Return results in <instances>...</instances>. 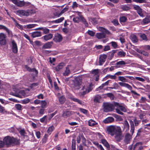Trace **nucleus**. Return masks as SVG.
Returning <instances> with one entry per match:
<instances>
[{"label": "nucleus", "mask_w": 150, "mask_h": 150, "mask_svg": "<svg viewBox=\"0 0 150 150\" xmlns=\"http://www.w3.org/2000/svg\"><path fill=\"white\" fill-rule=\"evenodd\" d=\"M81 137L82 139V142L83 145L86 146V139L83 134H81Z\"/></svg>", "instance_id": "obj_47"}, {"label": "nucleus", "mask_w": 150, "mask_h": 150, "mask_svg": "<svg viewBox=\"0 0 150 150\" xmlns=\"http://www.w3.org/2000/svg\"><path fill=\"white\" fill-rule=\"evenodd\" d=\"M0 29H3L6 30L9 35L11 34L12 33L11 31L10 30L7 28L3 25H0Z\"/></svg>", "instance_id": "obj_29"}, {"label": "nucleus", "mask_w": 150, "mask_h": 150, "mask_svg": "<svg viewBox=\"0 0 150 150\" xmlns=\"http://www.w3.org/2000/svg\"><path fill=\"white\" fill-rule=\"evenodd\" d=\"M52 44L53 42H48L43 45L42 48L44 49L50 48L51 47Z\"/></svg>", "instance_id": "obj_23"}, {"label": "nucleus", "mask_w": 150, "mask_h": 150, "mask_svg": "<svg viewBox=\"0 0 150 150\" xmlns=\"http://www.w3.org/2000/svg\"><path fill=\"white\" fill-rule=\"evenodd\" d=\"M14 21L15 22V25L18 28L21 30H23V29L22 25H21L17 22V21L14 19H13Z\"/></svg>", "instance_id": "obj_37"}, {"label": "nucleus", "mask_w": 150, "mask_h": 150, "mask_svg": "<svg viewBox=\"0 0 150 150\" xmlns=\"http://www.w3.org/2000/svg\"><path fill=\"white\" fill-rule=\"evenodd\" d=\"M75 69L74 67L71 65H68L66 67L65 70L63 73L64 76H68Z\"/></svg>", "instance_id": "obj_6"}, {"label": "nucleus", "mask_w": 150, "mask_h": 150, "mask_svg": "<svg viewBox=\"0 0 150 150\" xmlns=\"http://www.w3.org/2000/svg\"><path fill=\"white\" fill-rule=\"evenodd\" d=\"M140 37L143 40L147 41V38L146 35L144 34H141L140 35Z\"/></svg>", "instance_id": "obj_59"}, {"label": "nucleus", "mask_w": 150, "mask_h": 150, "mask_svg": "<svg viewBox=\"0 0 150 150\" xmlns=\"http://www.w3.org/2000/svg\"><path fill=\"white\" fill-rule=\"evenodd\" d=\"M124 123V126L125 128L127 129V130H129V126L128 121L127 120L125 121Z\"/></svg>", "instance_id": "obj_49"}, {"label": "nucleus", "mask_w": 150, "mask_h": 150, "mask_svg": "<svg viewBox=\"0 0 150 150\" xmlns=\"http://www.w3.org/2000/svg\"><path fill=\"white\" fill-rule=\"evenodd\" d=\"M25 68L27 70L29 71L34 72L35 74H37L38 73L37 71L35 69H30L28 67L27 65L25 66Z\"/></svg>", "instance_id": "obj_48"}, {"label": "nucleus", "mask_w": 150, "mask_h": 150, "mask_svg": "<svg viewBox=\"0 0 150 150\" xmlns=\"http://www.w3.org/2000/svg\"><path fill=\"white\" fill-rule=\"evenodd\" d=\"M119 84L120 86L125 87L130 90H132V86L128 83L124 82H119Z\"/></svg>", "instance_id": "obj_19"}, {"label": "nucleus", "mask_w": 150, "mask_h": 150, "mask_svg": "<svg viewBox=\"0 0 150 150\" xmlns=\"http://www.w3.org/2000/svg\"><path fill=\"white\" fill-rule=\"evenodd\" d=\"M5 144L7 146L18 145L20 144V141L17 138L8 136L5 137L4 139Z\"/></svg>", "instance_id": "obj_1"}, {"label": "nucleus", "mask_w": 150, "mask_h": 150, "mask_svg": "<svg viewBox=\"0 0 150 150\" xmlns=\"http://www.w3.org/2000/svg\"><path fill=\"white\" fill-rule=\"evenodd\" d=\"M143 22L144 24H146L150 22V17H147L144 19Z\"/></svg>", "instance_id": "obj_42"}, {"label": "nucleus", "mask_w": 150, "mask_h": 150, "mask_svg": "<svg viewBox=\"0 0 150 150\" xmlns=\"http://www.w3.org/2000/svg\"><path fill=\"white\" fill-rule=\"evenodd\" d=\"M79 110L81 112L84 114H87L88 112L87 110L82 108H79Z\"/></svg>", "instance_id": "obj_60"}, {"label": "nucleus", "mask_w": 150, "mask_h": 150, "mask_svg": "<svg viewBox=\"0 0 150 150\" xmlns=\"http://www.w3.org/2000/svg\"><path fill=\"white\" fill-rule=\"evenodd\" d=\"M21 135L24 136L25 134H26L25 131L24 129H21L19 132Z\"/></svg>", "instance_id": "obj_64"}, {"label": "nucleus", "mask_w": 150, "mask_h": 150, "mask_svg": "<svg viewBox=\"0 0 150 150\" xmlns=\"http://www.w3.org/2000/svg\"><path fill=\"white\" fill-rule=\"evenodd\" d=\"M119 87L118 84L116 82H114L113 83L112 87H107L106 88V90H108L109 89H117Z\"/></svg>", "instance_id": "obj_21"}, {"label": "nucleus", "mask_w": 150, "mask_h": 150, "mask_svg": "<svg viewBox=\"0 0 150 150\" xmlns=\"http://www.w3.org/2000/svg\"><path fill=\"white\" fill-rule=\"evenodd\" d=\"M59 100L60 103L63 104L65 101L66 98L64 96H61L59 97Z\"/></svg>", "instance_id": "obj_32"}, {"label": "nucleus", "mask_w": 150, "mask_h": 150, "mask_svg": "<svg viewBox=\"0 0 150 150\" xmlns=\"http://www.w3.org/2000/svg\"><path fill=\"white\" fill-rule=\"evenodd\" d=\"M115 135V138L117 142H120L122 139L123 136L121 129L117 132Z\"/></svg>", "instance_id": "obj_10"}, {"label": "nucleus", "mask_w": 150, "mask_h": 150, "mask_svg": "<svg viewBox=\"0 0 150 150\" xmlns=\"http://www.w3.org/2000/svg\"><path fill=\"white\" fill-rule=\"evenodd\" d=\"M107 58V55L105 54L101 55L99 57V65H102L105 62Z\"/></svg>", "instance_id": "obj_16"}, {"label": "nucleus", "mask_w": 150, "mask_h": 150, "mask_svg": "<svg viewBox=\"0 0 150 150\" xmlns=\"http://www.w3.org/2000/svg\"><path fill=\"white\" fill-rule=\"evenodd\" d=\"M133 1L137 3H145L146 2V0H132Z\"/></svg>", "instance_id": "obj_61"}, {"label": "nucleus", "mask_w": 150, "mask_h": 150, "mask_svg": "<svg viewBox=\"0 0 150 150\" xmlns=\"http://www.w3.org/2000/svg\"><path fill=\"white\" fill-rule=\"evenodd\" d=\"M88 125L90 126L93 127L98 124V123L92 119H90L88 121Z\"/></svg>", "instance_id": "obj_28"}, {"label": "nucleus", "mask_w": 150, "mask_h": 150, "mask_svg": "<svg viewBox=\"0 0 150 150\" xmlns=\"http://www.w3.org/2000/svg\"><path fill=\"white\" fill-rule=\"evenodd\" d=\"M103 105L104 111L105 112L112 111L115 108V106L114 103L112 104L109 103H104Z\"/></svg>", "instance_id": "obj_5"}, {"label": "nucleus", "mask_w": 150, "mask_h": 150, "mask_svg": "<svg viewBox=\"0 0 150 150\" xmlns=\"http://www.w3.org/2000/svg\"><path fill=\"white\" fill-rule=\"evenodd\" d=\"M45 110V108H42L40 109L39 111V113L41 115H42L44 114V112Z\"/></svg>", "instance_id": "obj_62"}, {"label": "nucleus", "mask_w": 150, "mask_h": 150, "mask_svg": "<svg viewBox=\"0 0 150 150\" xmlns=\"http://www.w3.org/2000/svg\"><path fill=\"white\" fill-rule=\"evenodd\" d=\"M101 142L107 148H110V145L106 139H102L101 140Z\"/></svg>", "instance_id": "obj_33"}, {"label": "nucleus", "mask_w": 150, "mask_h": 150, "mask_svg": "<svg viewBox=\"0 0 150 150\" xmlns=\"http://www.w3.org/2000/svg\"><path fill=\"white\" fill-rule=\"evenodd\" d=\"M73 21L75 22V23H78L81 20V19L79 18V17H75L74 16L73 18Z\"/></svg>", "instance_id": "obj_52"}, {"label": "nucleus", "mask_w": 150, "mask_h": 150, "mask_svg": "<svg viewBox=\"0 0 150 150\" xmlns=\"http://www.w3.org/2000/svg\"><path fill=\"white\" fill-rule=\"evenodd\" d=\"M53 37V35L52 34H49L48 35H45L43 36L44 40L47 41L51 39Z\"/></svg>", "instance_id": "obj_36"}, {"label": "nucleus", "mask_w": 150, "mask_h": 150, "mask_svg": "<svg viewBox=\"0 0 150 150\" xmlns=\"http://www.w3.org/2000/svg\"><path fill=\"white\" fill-rule=\"evenodd\" d=\"M126 64V62L123 61H121L117 62L116 64L117 65L116 67L119 68L121 67V65H124Z\"/></svg>", "instance_id": "obj_35"}, {"label": "nucleus", "mask_w": 150, "mask_h": 150, "mask_svg": "<svg viewBox=\"0 0 150 150\" xmlns=\"http://www.w3.org/2000/svg\"><path fill=\"white\" fill-rule=\"evenodd\" d=\"M41 107L45 108L47 105V103L45 100H42L41 101Z\"/></svg>", "instance_id": "obj_55"}, {"label": "nucleus", "mask_w": 150, "mask_h": 150, "mask_svg": "<svg viewBox=\"0 0 150 150\" xmlns=\"http://www.w3.org/2000/svg\"><path fill=\"white\" fill-rule=\"evenodd\" d=\"M48 135L47 134H45L42 140V144H45L47 140V138Z\"/></svg>", "instance_id": "obj_38"}, {"label": "nucleus", "mask_w": 150, "mask_h": 150, "mask_svg": "<svg viewBox=\"0 0 150 150\" xmlns=\"http://www.w3.org/2000/svg\"><path fill=\"white\" fill-rule=\"evenodd\" d=\"M65 64L63 63L59 64L55 68L56 71H58L60 69H62L65 66Z\"/></svg>", "instance_id": "obj_25"}, {"label": "nucleus", "mask_w": 150, "mask_h": 150, "mask_svg": "<svg viewBox=\"0 0 150 150\" xmlns=\"http://www.w3.org/2000/svg\"><path fill=\"white\" fill-rule=\"evenodd\" d=\"M114 121V119L112 117H109L105 119L103 122L107 124L112 122Z\"/></svg>", "instance_id": "obj_22"}, {"label": "nucleus", "mask_w": 150, "mask_h": 150, "mask_svg": "<svg viewBox=\"0 0 150 150\" xmlns=\"http://www.w3.org/2000/svg\"><path fill=\"white\" fill-rule=\"evenodd\" d=\"M92 86L93 85L92 83L85 85L82 88L83 94H86L89 93L93 89Z\"/></svg>", "instance_id": "obj_7"}, {"label": "nucleus", "mask_w": 150, "mask_h": 150, "mask_svg": "<svg viewBox=\"0 0 150 150\" xmlns=\"http://www.w3.org/2000/svg\"><path fill=\"white\" fill-rule=\"evenodd\" d=\"M142 142H139L136 143L133 146V149L134 150L137 146H138L139 145H142Z\"/></svg>", "instance_id": "obj_58"}, {"label": "nucleus", "mask_w": 150, "mask_h": 150, "mask_svg": "<svg viewBox=\"0 0 150 150\" xmlns=\"http://www.w3.org/2000/svg\"><path fill=\"white\" fill-rule=\"evenodd\" d=\"M113 116L116 118L117 121H121L123 120L122 117L120 115L114 114Z\"/></svg>", "instance_id": "obj_31"}, {"label": "nucleus", "mask_w": 150, "mask_h": 150, "mask_svg": "<svg viewBox=\"0 0 150 150\" xmlns=\"http://www.w3.org/2000/svg\"><path fill=\"white\" fill-rule=\"evenodd\" d=\"M110 44H111L112 46L114 48L116 49L117 48L118 45L116 42L112 41L110 43Z\"/></svg>", "instance_id": "obj_57"}, {"label": "nucleus", "mask_w": 150, "mask_h": 150, "mask_svg": "<svg viewBox=\"0 0 150 150\" xmlns=\"http://www.w3.org/2000/svg\"><path fill=\"white\" fill-rule=\"evenodd\" d=\"M121 9L124 11H127L130 9L129 7L126 5H123L121 6Z\"/></svg>", "instance_id": "obj_51"}, {"label": "nucleus", "mask_w": 150, "mask_h": 150, "mask_svg": "<svg viewBox=\"0 0 150 150\" xmlns=\"http://www.w3.org/2000/svg\"><path fill=\"white\" fill-rule=\"evenodd\" d=\"M114 104L115 106H117L121 111L124 112L126 111L125 108L122 106L120 105L118 103L115 102L114 103Z\"/></svg>", "instance_id": "obj_20"}, {"label": "nucleus", "mask_w": 150, "mask_h": 150, "mask_svg": "<svg viewBox=\"0 0 150 150\" xmlns=\"http://www.w3.org/2000/svg\"><path fill=\"white\" fill-rule=\"evenodd\" d=\"M54 129V126L53 125L51 126L50 127H49L47 130V132L48 134H50L53 131V130Z\"/></svg>", "instance_id": "obj_44"}, {"label": "nucleus", "mask_w": 150, "mask_h": 150, "mask_svg": "<svg viewBox=\"0 0 150 150\" xmlns=\"http://www.w3.org/2000/svg\"><path fill=\"white\" fill-rule=\"evenodd\" d=\"M103 100L101 96L97 94L95 96L93 101L96 103H101L103 102Z\"/></svg>", "instance_id": "obj_17"}, {"label": "nucleus", "mask_w": 150, "mask_h": 150, "mask_svg": "<svg viewBox=\"0 0 150 150\" xmlns=\"http://www.w3.org/2000/svg\"><path fill=\"white\" fill-rule=\"evenodd\" d=\"M19 98H23L25 97H27L29 96V95L27 94H11Z\"/></svg>", "instance_id": "obj_40"}, {"label": "nucleus", "mask_w": 150, "mask_h": 150, "mask_svg": "<svg viewBox=\"0 0 150 150\" xmlns=\"http://www.w3.org/2000/svg\"><path fill=\"white\" fill-rule=\"evenodd\" d=\"M71 114L70 111L68 110H65L63 112L62 116L64 118H67L69 117Z\"/></svg>", "instance_id": "obj_26"}, {"label": "nucleus", "mask_w": 150, "mask_h": 150, "mask_svg": "<svg viewBox=\"0 0 150 150\" xmlns=\"http://www.w3.org/2000/svg\"><path fill=\"white\" fill-rule=\"evenodd\" d=\"M120 129V127L115 126L111 125L107 127V130L108 134L113 136Z\"/></svg>", "instance_id": "obj_3"}, {"label": "nucleus", "mask_w": 150, "mask_h": 150, "mask_svg": "<svg viewBox=\"0 0 150 150\" xmlns=\"http://www.w3.org/2000/svg\"><path fill=\"white\" fill-rule=\"evenodd\" d=\"M117 54L118 55L120 56V57H124L126 53L123 51H122L119 52Z\"/></svg>", "instance_id": "obj_56"}, {"label": "nucleus", "mask_w": 150, "mask_h": 150, "mask_svg": "<svg viewBox=\"0 0 150 150\" xmlns=\"http://www.w3.org/2000/svg\"><path fill=\"white\" fill-rule=\"evenodd\" d=\"M90 21L93 24H96L98 22L96 18H91L90 19Z\"/></svg>", "instance_id": "obj_63"}, {"label": "nucleus", "mask_w": 150, "mask_h": 150, "mask_svg": "<svg viewBox=\"0 0 150 150\" xmlns=\"http://www.w3.org/2000/svg\"><path fill=\"white\" fill-rule=\"evenodd\" d=\"M64 17H61L57 20L53 21L52 22L53 23H59L62 22L64 20Z\"/></svg>", "instance_id": "obj_41"}, {"label": "nucleus", "mask_w": 150, "mask_h": 150, "mask_svg": "<svg viewBox=\"0 0 150 150\" xmlns=\"http://www.w3.org/2000/svg\"><path fill=\"white\" fill-rule=\"evenodd\" d=\"M127 18L125 16H123L120 17V22L124 23L127 20Z\"/></svg>", "instance_id": "obj_54"}, {"label": "nucleus", "mask_w": 150, "mask_h": 150, "mask_svg": "<svg viewBox=\"0 0 150 150\" xmlns=\"http://www.w3.org/2000/svg\"><path fill=\"white\" fill-rule=\"evenodd\" d=\"M130 38L131 40L134 43L138 41V39L136 36L134 34L130 36Z\"/></svg>", "instance_id": "obj_30"}, {"label": "nucleus", "mask_w": 150, "mask_h": 150, "mask_svg": "<svg viewBox=\"0 0 150 150\" xmlns=\"http://www.w3.org/2000/svg\"><path fill=\"white\" fill-rule=\"evenodd\" d=\"M14 91H15L16 93V94H17L18 93L19 94H25V93H28L27 92V91H29V89H26L24 88H22L20 89H16V88H13Z\"/></svg>", "instance_id": "obj_13"}, {"label": "nucleus", "mask_w": 150, "mask_h": 150, "mask_svg": "<svg viewBox=\"0 0 150 150\" xmlns=\"http://www.w3.org/2000/svg\"><path fill=\"white\" fill-rule=\"evenodd\" d=\"M16 13L20 16H28V13L26 11L24 10H18L16 11Z\"/></svg>", "instance_id": "obj_12"}, {"label": "nucleus", "mask_w": 150, "mask_h": 150, "mask_svg": "<svg viewBox=\"0 0 150 150\" xmlns=\"http://www.w3.org/2000/svg\"><path fill=\"white\" fill-rule=\"evenodd\" d=\"M32 35L33 38L40 37L41 35V33L40 31H36L32 33Z\"/></svg>", "instance_id": "obj_27"}, {"label": "nucleus", "mask_w": 150, "mask_h": 150, "mask_svg": "<svg viewBox=\"0 0 150 150\" xmlns=\"http://www.w3.org/2000/svg\"><path fill=\"white\" fill-rule=\"evenodd\" d=\"M62 38L61 35L57 33L55 35L53 40L56 42H59L62 40Z\"/></svg>", "instance_id": "obj_14"}, {"label": "nucleus", "mask_w": 150, "mask_h": 150, "mask_svg": "<svg viewBox=\"0 0 150 150\" xmlns=\"http://www.w3.org/2000/svg\"><path fill=\"white\" fill-rule=\"evenodd\" d=\"M17 5L18 6L22 7L24 6V1L18 0Z\"/></svg>", "instance_id": "obj_53"}, {"label": "nucleus", "mask_w": 150, "mask_h": 150, "mask_svg": "<svg viewBox=\"0 0 150 150\" xmlns=\"http://www.w3.org/2000/svg\"><path fill=\"white\" fill-rule=\"evenodd\" d=\"M109 79H116V76L115 75H111L108 74L103 78V81H104Z\"/></svg>", "instance_id": "obj_24"}, {"label": "nucleus", "mask_w": 150, "mask_h": 150, "mask_svg": "<svg viewBox=\"0 0 150 150\" xmlns=\"http://www.w3.org/2000/svg\"><path fill=\"white\" fill-rule=\"evenodd\" d=\"M69 8L68 6H67L66 7L61 11L60 13L58 15V17L62 15L63 14L64 12L67 11Z\"/></svg>", "instance_id": "obj_34"}, {"label": "nucleus", "mask_w": 150, "mask_h": 150, "mask_svg": "<svg viewBox=\"0 0 150 150\" xmlns=\"http://www.w3.org/2000/svg\"><path fill=\"white\" fill-rule=\"evenodd\" d=\"M82 82V78L78 77L76 78L74 81V85L75 88L76 89L79 88V86L81 85Z\"/></svg>", "instance_id": "obj_8"}, {"label": "nucleus", "mask_w": 150, "mask_h": 150, "mask_svg": "<svg viewBox=\"0 0 150 150\" xmlns=\"http://www.w3.org/2000/svg\"><path fill=\"white\" fill-rule=\"evenodd\" d=\"M11 43L13 52L15 53H17L18 52V47L16 43L14 40L12 41Z\"/></svg>", "instance_id": "obj_18"}, {"label": "nucleus", "mask_w": 150, "mask_h": 150, "mask_svg": "<svg viewBox=\"0 0 150 150\" xmlns=\"http://www.w3.org/2000/svg\"><path fill=\"white\" fill-rule=\"evenodd\" d=\"M6 35L3 33H0V44L1 45H5L6 43Z\"/></svg>", "instance_id": "obj_9"}, {"label": "nucleus", "mask_w": 150, "mask_h": 150, "mask_svg": "<svg viewBox=\"0 0 150 150\" xmlns=\"http://www.w3.org/2000/svg\"><path fill=\"white\" fill-rule=\"evenodd\" d=\"M112 83V81L110 80H108L104 83H103L98 88L97 91H99L103 88L105 86H110V84Z\"/></svg>", "instance_id": "obj_15"}, {"label": "nucleus", "mask_w": 150, "mask_h": 150, "mask_svg": "<svg viewBox=\"0 0 150 150\" xmlns=\"http://www.w3.org/2000/svg\"><path fill=\"white\" fill-rule=\"evenodd\" d=\"M128 120L129 121L131 127L130 132L133 135L134 133L135 129L134 126H138L141 123V120H138L136 117H134V119L133 120V121L131 119H129Z\"/></svg>", "instance_id": "obj_2"}, {"label": "nucleus", "mask_w": 150, "mask_h": 150, "mask_svg": "<svg viewBox=\"0 0 150 150\" xmlns=\"http://www.w3.org/2000/svg\"><path fill=\"white\" fill-rule=\"evenodd\" d=\"M118 79L119 81H122V82H127L128 80L125 77L123 76H119L118 77Z\"/></svg>", "instance_id": "obj_39"}, {"label": "nucleus", "mask_w": 150, "mask_h": 150, "mask_svg": "<svg viewBox=\"0 0 150 150\" xmlns=\"http://www.w3.org/2000/svg\"><path fill=\"white\" fill-rule=\"evenodd\" d=\"M99 30L102 32L103 33H96V36L98 39H101L104 38L105 37V34H110V32L108 30L103 27H99Z\"/></svg>", "instance_id": "obj_4"}, {"label": "nucleus", "mask_w": 150, "mask_h": 150, "mask_svg": "<svg viewBox=\"0 0 150 150\" xmlns=\"http://www.w3.org/2000/svg\"><path fill=\"white\" fill-rule=\"evenodd\" d=\"M71 99L73 101L76 102L80 105H82V102L81 100L74 98H71Z\"/></svg>", "instance_id": "obj_50"}, {"label": "nucleus", "mask_w": 150, "mask_h": 150, "mask_svg": "<svg viewBox=\"0 0 150 150\" xmlns=\"http://www.w3.org/2000/svg\"><path fill=\"white\" fill-rule=\"evenodd\" d=\"M36 25L35 24H29L25 25L24 28H34Z\"/></svg>", "instance_id": "obj_43"}, {"label": "nucleus", "mask_w": 150, "mask_h": 150, "mask_svg": "<svg viewBox=\"0 0 150 150\" xmlns=\"http://www.w3.org/2000/svg\"><path fill=\"white\" fill-rule=\"evenodd\" d=\"M0 113H7V112L6 110L4 108L0 105Z\"/></svg>", "instance_id": "obj_46"}, {"label": "nucleus", "mask_w": 150, "mask_h": 150, "mask_svg": "<svg viewBox=\"0 0 150 150\" xmlns=\"http://www.w3.org/2000/svg\"><path fill=\"white\" fill-rule=\"evenodd\" d=\"M15 108L18 111H21L22 110V106L19 104H16L15 105Z\"/></svg>", "instance_id": "obj_45"}, {"label": "nucleus", "mask_w": 150, "mask_h": 150, "mask_svg": "<svg viewBox=\"0 0 150 150\" xmlns=\"http://www.w3.org/2000/svg\"><path fill=\"white\" fill-rule=\"evenodd\" d=\"M132 135H131L129 133H127L125 135L124 142L126 144L130 143L131 139L132 138Z\"/></svg>", "instance_id": "obj_11"}]
</instances>
